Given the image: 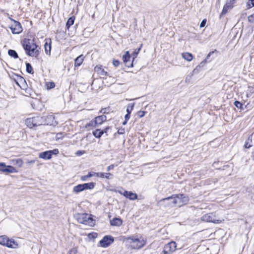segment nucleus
I'll return each mask as SVG.
<instances>
[{
  "label": "nucleus",
  "instance_id": "obj_1",
  "mask_svg": "<svg viewBox=\"0 0 254 254\" xmlns=\"http://www.w3.org/2000/svg\"><path fill=\"white\" fill-rule=\"evenodd\" d=\"M22 45L27 55L33 57H37L38 56L39 50L37 49V46L33 40L24 39L22 41Z\"/></svg>",
  "mask_w": 254,
  "mask_h": 254
},
{
  "label": "nucleus",
  "instance_id": "obj_2",
  "mask_svg": "<svg viewBox=\"0 0 254 254\" xmlns=\"http://www.w3.org/2000/svg\"><path fill=\"white\" fill-rule=\"evenodd\" d=\"M129 244L130 248L132 249H140L143 247L146 243V241L142 237L139 238L132 236L127 238Z\"/></svg>",
  "mask_w": 254,
  "mask_h": 254
},
{
  "label": "nucleus",
  "instance_id": "obj_3",
  "mask_svg": "<svg viewBox=\"0 0 254 254\" xmlns=\"http://www.w3.org/2000/svg\"><path fill=\"white\" fill-rule=\"evenodd\" d=\"M25 124L28 127L32 128L35 127L45 125L46 123H44L43 117L36 116L27 119Z\"/></svg>",
  "mask_w": 254,
  "mask_h": 254
},
{
  "label": "nucleus",
  "instance_id": "obj_4",
  "mask_svg": "<svg viewBox=\"0 0 254 254\" xmlns=\"http://www.w3.org/2000/svg\"><path fill=\"white\" fill-rule=\"evenodd\" d=\"M157 206L160 208L173 207H175L174 203V195L162 198L157 202Z\"/></svg>",
  "mask_w": 254,
  "mask_h": 254
},
{
  "label": "nucleus",
  "instance_id": "obj_5",
  "mask_svg": "<svg viewBox=\"0 0 254 254\" xmlns=\"http://www.w3.org/2000/svg\"><path fill=\"white\" fill-rule=\"evenodd\" d=\"M76 218L79 223L90 226H92L94 225L93 220L88 214H78L76 215Z\"/></svg>",
  "mask_w": 254,
  "mask_h": 254
},
{
  "label": "nucleus",
  "instance_id": "obj_6",
  "mask_svg": "<svg viewBox=\"0 0 254 254\" xmlns=\"http://www.w3.org/2000/svg\"><path fill=\"white\" fill-rule=\"evenodd\" d=\"M174 195V203L175 206L181 207L186 204L189 201V198L184 194H176Z\"/></svg>",
  "mask_w": 254,
  "mask_h": 254
},
{
  "label": "nucleus",
  "instance_id": "obj_7",
  "mask_svg": "<svg viewBox=\"0 0 254 254\" xmlns=\"http://www.w3.org/2000/svg\"><path fill=\"white\" fill-rule=\"evenodd\" d=\"M202 221L211 222L215 224H218L222 222V220L217 218L215 213H209L205 214L201 217Z\"/></svg>",
  "mask_w": 254,
  "mask_h": 254
},
{
  "label": "nucleus",
  "instance_id": "obj_8",
  "mask_svg": "<svg viewBox=\"0 0 254 254\" xmlns=\"http://www.w3.org/2000/svg\"><path fill=\"white\" fill-rule=\"evenodd\" d=\"M114 241V238L110 235H107L100 241V245L103 248H107Z\"/></svg>",
  "mask_w": 254,
  "mask_h": 254
},
{
  "label": "nucleus",
  "instance_id": "obj_9",
  "mask_svg": "<svg viewBox=\"0 0 254 254\" xmlns=\"http://www.w3.org/2000/svg\"><path fill=\"white\" fill-rule=\"evenodd\" d=\"M0 171L4 173H17V170L13 166H6L4 163H0Z\"/></svg>",
  "mask_w": 254,
  "mask_h": 254
},
{
  "label": "nucleus",
  "instance_id": "obj_10",
  "mask_svg": "<svg viewBox=\"0 0 254 254\" xmlns=\"http://www.w3.org/2000/svg\"><path fill=\"white\" fill-rule=\"evenodd\" d=\"M10 19L13 22V23L11 25L10 28L13 34H19L22 31V28L21 24L11 18Z\"/></svg>",
  "mask_w": 254,
  "mask_h": 254
},
{
  "label": "nucleus",
  "instance_id": "obj_11",
  "mask_svg": "<svg viewBox=\"0 0 254 254\" xmlns=\"http://www.w3.org/2000/svg\"><path fill=\"white\" fill-rule=\"evenodd\" d=\"M176 249V244L174 242H171L167 244L164 248V254H170Z\"/></svg>",
  "mask_w": 254,
  "mask_h": 254
},
{
  "label": "nucleus",
  "instance_id": "obj_12",
  "mask_svg": "<svg viewBox=\"0 0 254 254\" xmlns=\"http://www.w3.org/2000/svg\"><path fill=\"white\" fill-rule=\"evenodd\" d=\"M131 56L128 51L126 52L125 54L123 56V60L126 65L128 67L133 66V63L134 60H132L131 62H130Z\"/></svg>",
  "mask_w": 254,
  "mask_h": 254
},
{
  "label": "nucleus",
  "instance_id": "obj_13",
  "mask_svg": "<svg viewBox=\"0 0 254 254\" xmlns=\"http://www.w3.org/2000/svg\"><path fill=\"white\" fill-rule=\"evenodd\" d=\"M112 176V174L110 173H102L98 172L96 173L94 172H89V176H95L96 177H99L101 178H105L109 179H110V177Z\"/></svg>",
  "mask_w": 254,
  "mask_h": 254
},
{
  "label": "nucleus",
  "instance_id": "obj_14",
  "mask_svg": "<svg viewBox=\"0 0 254 254\" xmlns=\"http://www.w3.org/2000/svg\"><path fill=\"white\" fill-rule=\"evenodd\" d=\"M4 246L11 249H17L18 248L19 245L18 243L13 239H9L8 238L7 242H6L5 245Z\"/></svg>",
  "mask_w": 254,
  "mask_h": 254
},
{
  "label": "nucleus",
  "instance_id": "obj_15",
  "mask_svg": "<svg viewBox=\"0 0 254 254\" xmlns=\"http://www.w3.org/2000/svg\"><path fill=\"white\" fill-rule=\"evenodd\" d=\"M94 70L101 76L104 77L107 75V72L103 68L101 65H97L94 68Z\"/></svg>",
  "mask_w": 254,
  "mask_h": 254
},
{
  "label": "nucleus",
  "instance_id": "obj_16",
  "mask_svg": "<svg viewBox=\"0 0 254 254\" xmlns=\"http://www.w3.org/2000/svg\"><path fill=\"white\" fill-rule=\"evenodd\" d=\"M124 196L131 200H134L137 199V195L135 193L125 190L124 191Z\"/></svg>",
  "mask_w": 254,
  "mask_h": 254
},
{
  "label": "nucleus",
  "instance_id": "obj_17",
  "mask_svg": "<svg viewBox=\"0 0 254 254\" xmlns=\"http://www.w3.org/2000/svg\"><path fill=\"white\" fill-rule=\"evenodd\" d=\"M39 157L44 160H49L52 158L49 150L40 153L39 154Z\"/></svg>",
  "mask_w": 254,
  "mask_h": 254
},
{
  "label": "nucleus",
  "instance_id": "obj_18",
  "mask_svg": "<svg viewBox=\"0 0 254 254\" xmlns=\"http://www.w3.org/2000/svg\"><path fill=\"white\" fill-rule=\"evenodd\" d=\"M123 224V220L119 218H115L110 221V224L113 226L120 227Z\"/></svg>",
  "mask_w": 254,
  "mask_h": 254
},
{
  "label": "nucleus",
  "instance_id": "obj_19",
  "mask_svg": "<svg viewBox=\"0 0 254 254\" xmlns=\"http://www.w3.org/2000/svg\"><path fill=\"white\" fill-rule=\"evenodd\" d=\"M107 120V117L105 115H103L101 116H99L96 117L94 120L95 123H96V125H101L103 122H104Z\"/></svg>",
  "mask_w": 254,
  "mask_h": 254
},
{
  "label": "nucleus",
  "instance_id": "obj_20",
  "mask_svg": "<svg viewBox=\"0 0 254 254\" xmlns=\"http://www.w3.org/2000/svg\"><path fill=\"white\" fill-rule=\"evenodd\" d=\"M96 126V123L94 121H91L88 124H86L84 128H86L87 130L93 129Z\"/></svg>",
  "mask_w": 254,
  "mask_h": 254
},
{
  "label": "nucleus",
  "instance_id": "obj_21",
  "mask_svg": "<svg viewBox=\"0 0 254 254\" xmlns=\"http://www.w3.org/2000/svg\"><path fill=\"white\" fill-rule=\"evenodd\" d=\"M84 60V57L82 55L79 56L75 60L74 65L75 66H80L83 63Z\"/></svg>",
  "mask_w": 254,
  "mask_h": 254
},
{
  "label": "nucleus",
  "instance_id": "obj_22",
  "mask_svg": "<svg viewBox=\"0 0 254 254\" xmlns=\"http://www.w3.org/2000/svg\"><path fill=\"white\" fill-rule=\"evenodd\" d=\"M253 135V133L251 134L248 139L246 140L245 143L244 145V147L245 148H250L252 146V136Z\"/></svg>",
  "mask_w": 254,
  "mask_h": 254
},
{
  "label": "nucleus",
  "instance_id": "obj_23",
  "mask_svg": "<svg viewBox=\"0 0 254 254\" xmlns=\"http://www.w3.org/2000/svg\"><path fill=\"white\" fill-rule=\"evenodd\" d=\"M95 185L94 183H88L82 184L83 190L93 189Z\"/></svg>",
  "mask_w": 254,
  "mask_h": 254
},
{
  "label": "nucleus",
  "instance_id": "obj_24",
  "mask_svg": "<svg viewBox=\"0 0 254 254\" xmlns=\"http://www.w3.org/2000/svg\"><path fill=\"white\" fill-rule=\"evenodd\" d=\"M182 56L185 60L188 62H190L193 59V56L192 54L189 53H182Z\"/></svg>",
  "mask_w": 254,
  "mask_h": 254
},
{
  "label": "nucleus",
  "instance_id": "obj_25",
  "mask_svg": "<svg viewBox=\"0 0 254 254\" xmlns=\"http://www.w3.org/2000/svg\"><path fill=\"white\" fill-rule=\"evenodd\" d=\"M83 188L82 184H79L76 186H74L73 188V192L75 193H78L81 191H83Z\"/></svg>",
  "mask_w": 254,
  "mask_h": 254
},
{
  "label": "nucleus",
  "instance_id": "obj_26",
  "mask_svg": "<svg viewBox=\"0 0 254 254\" xmlns=\"http://www.w3.org/2000/svg\"><path fill=\"white\" fill-rule=\"evenodd\" d=\"M92 133L95 137L100 138L104 134V131L100 129H97L93 131Z\"/></svg>",
  "mask_w": 254,
  "mask_h": 254
},
{
  "label": "nucleus",
  "instance_id": "obj_27",
  "mask_svg": "<svg viewBox=\"0 0 254 254\" xmlns=\"http://www.w3.org/2000/svg\"><path fill=\"white\" fill-rule=\"evenodd\" d=\"M74 20V16H71L68 19L66 23V27L67 29H68L71 25L73 24Z\"/></svg>",
  "mask_w": 254,
  "mask_h": 254
},
{
  "label": "nucleus",
  "instance_id": "obj_28",
  "mask_svg": "<svg viewBox=\"0 0 254 254\" xmlns=\"http://www.w3.org/2000/svg\"><path fill=\"white\" fill-rule=\"evenodd\" d=\"M8 237L6 235H2L0 236V245L4 246L6 242H7Z\"/></svg>",
  "mask_w": 254,
  "mask_h": 254
},
{
  "label": "nucleus",
  "instance_id": "obj_29",
  "mask_svg": "<svg viewBox=\"0 0 254 254\" xmlns=\"http://www.w3.org/2000/svg\"><path fill=\"white\" fill-rule=\"evenodd\" d=\"M45 53L47 55H50L51 53V45L50 43H48V42H46L44 45Z\"/></svg>",
  "mask_w": 254,
  "mask_h": 254
},
{
  "label": "nucleus",
  "instance_id": "obj_30",
  "mask_svg": "<svg viewBox=\"0 0 254 254\" xmlns=\"http://www.w3.org/2000/svg\"><path fill=\"white\" fill-rule=\"evenodd\" d=\"M8 54L9 56L11 57L14 58V59H17L18 58V55L15 51L13 50H9L8 51Z\"/></svg>",
  "mask_w": 254,
  "mask_h": 254
},
{
  "label": "nucleus",
  "instance_id": "obj_31",
  "mask_svg": "<svg viewBox=\"0 0 254 254\" xmlns=\"http://www.w3.org/2000/svg\"><path fill=\"white\" fill-rule=\"evenodd\" d=\"M236 0H227L225 4L230 8H233Z\"/></svg>",
  "mask_w": 254,
  "mask_h": 254
},
{
  "label": "nucleus",
  "instance_id": "obj_32",
  "mask_svg": "<svg viewBox=\"0 0 254 254\" xmlns=\"http://www.w3.org/2000/svg\"><path fill=\"white\" fill-rule=\"evenodd\" d=\"M134 106V103L129 104L127 108V113L130 114Z\"/></svg>",
  "mask_w": 254,
  "mask_h": 254
},
{
  "label": "nucleus",
  "instance_id": "obj_33",
  "mask_svg": "<svg viewBox=\"0 0 254 254\" xmlns=\"http://www.w3.org/2000/svg\"><path fill=\"white\" fill-rule=\"evenodd\" d=\"M142 46V44H141L140 47L138 49L135 50V51L133 52L132 55L133 56V60H134V59L137 57V55L138 54L139 52H140V51L141 50Z\"/></svg>",
  "mask_w": 254,
  "mask_h": 254
},
{
  "label": "nucleus",
  "instance_id": "obj_34",
  "mask_svg": "<svg viewBox=\"0 0 254 254\" xmlns=\"http://www.w3.org/2000/svg\"><path fill=\"white\" fill-rule=\"evenodd\" d=\"M26 71L28 73H31L33 71V68L29 63L26 64Z\"/></svg>",
  "mask_w": 254,
  "mask_h": 254
},
{
  "label": "nucleus",
  "instance_id": "obj_35",
  "mask_svg": "<svg viewBox=\"0 0 254 254\" xmlns=\"http://www.w3.org/2000/svg\"><path fill=\"white\" fill-rule=\"evenodd\" d=\"M230 9H231V8L225 4L221 12V15H225Z\"/></svg>",
  "mask_w": 254,
  "mask_h": 254
},
{
  "label": "nucleus",
  "instance_id": "obj_36",
  "mask_svg": "<svg viewBox=\"0 0 254 254\" xmlns=\"http://www.w3.org/2000/svg\"><path fill=\"white\" fill-rule=\"evenodd\" d=\"M254 6V0H249L247 3V8H250Z\"/></svg>",
  "mask_w": 254,
  "mask_h": 254
},
{
  "label": "nucleus",
  "instance_id": "obj_37",
  "mask_svg": "<svg viewBox=\"0 0 254 254\" xmlns=\"http://www.w3.org/2000/svg\"><path fill=\"white\" fill-rule=\"evenodd\" d=\"M55 86V84L53 82H49L46 83V87L48 89H50Z\"/></svg>",
  "mask_w": 254,
  "mask_h": 254
},
{
  "label": "nucleus",
  "instance_id": "obj_38",
  "mask_svg": "<svg viewBox=\"0 0 254 254\" xmlns=\"http://www.w3.org/2000/svg\"><path fill=\"white\" fill-rule=\"evenodd\" d=\"M111 190L115 192L119 193L124 196V191H125V190H124L123 188H121V190L112 189Z\"/></svg>",
  "mask_w": 254,
  "mask_h": 254
},
{
  "label": "nucleus",
  "instance_id": "obj_39",
  "mask_svg": "<svg viewBox=\"0 0 254 254\" xmlns=\"http://www.w3.org/2000/svg\"><path fill=\"white\" fill-rule=\"evenodd\" d=\"M234 105L238 108H239V109H242V106H243L242 104L240 102H239L238 101H236L234 102Z\"/></svg>",
  "mask_w": 254,
  "mask_h": 254
},
{
  "label": "nucleus",
  "instance_id": "obj_40",
  "mask_svg": "<svg viewBox=\"0 0 254 254\" xmlns=\"http://www.w3.org/2000/svg\"><path fill=\"white\" fill-rule=\"evenodd\" d=\"M51 153V156L52 157L53 154L57 155L59 153V150L58 149H55L53 150H49Z\"/></svg>",
  "mask_w": 254,
  "mask_h": 254
},
{
  "label": "nucleus",
  "instance_id": "obj_41",
  "mask_svg": "<svg viewBox=\"0 0 254 254\" xmlns=\"http://www.w3.org/2000/svg\"><path fill=\"white\" fill-rule=\"evenodd\" d=\"M92 177V176H89V173L87 175L83 176L81 177V180L82 181H86L87 180L88 178Z\"/></svg>",
  "mask_w": 254,
  "mask_h": 254
},
{
  "label": "nucleus",
  "instance_id": "obj_42",
  "mask_svg": "<svg viewBox=\"0 0 254 254\" xmlns=\"http://www.w3.org/2000/svg\"><path fill=\"white\" fill-rule=\"evenodd\" d=\"M145 112L140 111L137 113V115L139 118H142L145 116Z\"/></svg>",
  "mask_w": 254,
  "mask_h": 254
},
{
  "label": "nucleus",
  "instance_id": "obj_43",
  "mask_svg": "<svg viewBox=\"0 0 254 254\" xmlns=\"http://www.w3.org/2000/svg\"><path fill=\"white\" fill-rule=\"evenodd\" d=\"M113 64L115 66H118L119 65L120 62L118 60H114L113 61Z\"/></svg>",
  "mask_w": 254,
  "mask_h": 254
},
{
  "label": "nucleus",
  "instance_id": "obj_44",
  "mask_svg": "<svg viewBox=\"0 0 254 254\" xmlns=\"http://www.w3.org/2000/svg\"><path fill=\"white\" fill-rule=\"evenodd\" d=\"M108 109L107 108H102L100 111V113H102V114H107L108 113Z\"/></svg>",
  "mask_w": 254,
  "mask_h": 254
},
{
  "label": "nucleus",
  "instance_id": "obj_45",
  "mask_svg": "<svg viewBox=\"0 0 254 254\" xmlns=\"http://www.w3.org/2000/svg\"><path fill=\"white\" fill-rule=\"evenodd\" d=\"M206 23V20L205 19H204L201 21V22L200 23V27H204V26L205 25Z\"/></svg>",
  "mask_w": 254,
  "mask_h": 254
},
{
  "label": "nucleus",
  "instance_id": "obj_46",
  "mask_svg": "<svg viewBox=\"0 0 254 254\" xmlns=\"http://www.w3.org/2000/svg\"><path fill=\"white\" fill-rule=\"evenodd\" d=\"M118 133L119 134H123L125 133V129L124 128L119 129L118 130Z\"/></svg>",
  "mask_w": 254,
  "mask_h": 254
},
{
  "label": "nucleus",
  "instance_id": "obj_47",
  "mask_svg": "<svg viewBox=\"0 0 254 254\" xmlns=\"http://www.w3.org/2000/svg\"><path fill=\"white\" fill-rule=\"evenodd\" d=\"M214 51H212V52H210L208 54V55L206 57V59L203 61V63H206V60L208 59L209 58V57L214 53Z\"/></svg>",
  "mask_w": 254,
  "mask_h": 254
},
{
  "label": "nucleus",
  "instance_id": "obj_48",
  "mask_svg": "<svg viewBox=\"0 0 254 254\" xmlns=\"http://www.w3.org/2000/svg\"><path fill=\"white\" fill-rule=\"evenodd\" d=\"M114 165L113 164H112V165H111L107 167V170L108 171H110L111 170L113 169H114Z\"/></svg>",
  "mask_w": 254,
  "mask_h": 254
},
{
  "label": "nucleus",
  "instance_id": "obj_49",
  "mask_svg": "<svg viewBox=\"0 0 254 254\" xmlns=\"http://www.w3.org/2000/svg\"><path fill=\"white\" fill-rule=\"evenodd\" d=\"M69 254H76V251L74 249H72L69 251Z\"/></svg>",
  "mask_w": 254,
  "mask_h": 254
},
{
  "label": "nucleus",
  "instance_id": "obj_50",
  "mask_svg": "<svg viewBox=\"0 0 254 254\" xmlns=\"http://www.w3.org/2000/svg\"><path fill=\"white\" fill-rule=\"evenodd\" d=\"M130 114L129 113H127L125 117V120L128 121L130 118Z\"/></svg>",
  "mask_w": 254,
  "mask_h": 254
},
{
  "label": "nucleus",
  "instance_id": "obj_51",
  "mask_svg": "<svg viewBox=\"0 0 254 254\" xmlns=\"http://www.w3.org/2000/svg\"><path fill=\"white\" fill-rule=\"evenodd\" d=\"M35 162H36V160H30V161H27L26 162V164H32L34 163Z\"/></svg>",
  "mask_w": 254,
  "mask_h": 254
},
{
  "label": "nucleus",
  "instance_id": "obj_52",
  "mask_svg": "<svg viewBox=\"0 0 254 254\" xmlns=\"http://www.w3.org/2000/svg\"><path fill=\"white\" fill-rule=\"evenodd\" d=\"M17 163L19 164V166H21L22 164V161L20 159H17L16 160Z\"/></svg>",
  "mask_w": 254,
  "mask_h": 254
},
{
  "label": "nucleus",
  "instance_id": "obj_53",
  "mask_svg": "<svg viewBox=\"0 0 254 254\" xmlns=\"http://www.w3.org/2000/svg\"><path fill=\"white\" fill-rule=\"evenodd\" d=\"M84 151L79 150L76 152V154L78 155H81L83 154L84 153Z\"/></svg>",
  "mask_w": 254,
  "mask_h": 254
},
{
  "label": "nucleus",
  "instance_id": "obj_54",
  "mask_svg": "<svg viewBox=\"0 0 254 254\" xmlns=\"http://www.w3.org/2000/svg\"><path fill=\"white\" fill-rule=\"evenodd\" d=\"M109 128V127H107L104 130H102V131H104V133H107Z\"/></svg>",
  "mask_w": 254,
  "mask_h": 254
},
{
  "label": "nucleus",
  "instance_id": "obj_55",
  "mask_svg": "<svg viewBox=\"0 0 254 254\" xmlns=\"http://www.w3.org/2000/svg\"><path fill=\"white\" fill-rule=\"evenodd\" d=\"M48 119H50V120H54V118L53 117V116L52 115H49L47 117Z\"/></svg>",
  "mask_w": 254,
  "mask_h": 254
},
{
  "label": "nucleus",
  "instance_id": "obj_56",
  "mask_svg": "<svg viewBox=\"0 0 254 254\" xmlns=\"http://www.w3.org/2000/svg\"><path fill=\"white\" fill-rule=\"evenodd\" d=\"M127 122V121H126V120H125V121L123 123V125H126Z\"/></svg>",
  "mask_w": 254,
  "mask_h": 254
},
{
  "label": "nucleus",
  "instance_id": "obj_57",
  "mask_svg": "<svg viewBox=\"0 0 254 254\" xmlns=\"http://www.w3.org/2000/svg\"><path fill=\"white\" fill-rule=\"evenodd\" d=\"M47 125H49V124H52V125H53V122H52V123H47Z\"/></svg>",
  "mask_w": 254,
  "mask_h": 254
}]
</instances>
